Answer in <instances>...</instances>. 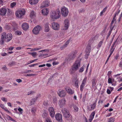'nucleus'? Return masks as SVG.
<instances>
[{"label":"nucleus","mask_w":122,"mask_h":122,"mask_svg":"<svg viewBox=\"0 0 122 122\" xmlns=\"http://www.w3.org/2000/svg\"><path fill=\"white\" fill-rule=\"evenodd\" d=\"M65 90L66 91L67 93L70 95H72L74 93V91L70 88H68V89L66 88Z\"/></svg>","instance_id":"obj_25"},{"label":"nucleus","mask_w":122,"mask_h":122,"mask_svg":"<svg viewBox=\"0 0 122 122\" xmlns=\"http://www.w3.org/2000/svg\"><path fill=\"white\" fill-rule=\"evenodd\" d=\"M79 82V80L78 79H76L75 80L74 83L75 86L76 87L78 88L79 87L78 84Z\"/></svg>","instance_id":"obj_28"},{"label":"nucleus","mask_w":122,"mask_h":122,"mask_svg":"<svg viewBox=\"0 0 122 122\" xmlns=\"http://www.w3.org/2000/svg\"><path fill=\"white\" fill-rule=\"evenodd\" d=\"M87 79V77H85V78H84L83 80V81H82V83L85 84L86 83V82Z\"/></svg>","instance_id":"obj_41"},{"label":"nucleus","mask_w":122,"mask_h":122,"mask_svg":"<svg viewBox=\"0 0 122 122\" xmlns=\"http://www.w3.org/2000/svg\"><path fill=\"white\" fill-rule=\"evenodd\" d=\"M31 71V70H26L25 72V73H29Z\"/></svg>","instance_id":"obj_62"},{"label":"nucleus","mask_w":122,"mask_h":122,"mask_svg":"<svg viewBox=\"0 0 122 122\" xmlns=\"http://www.w3.org/2000/svg\"><path fill=\"white\" fill-rule=\"evenodd\" d=\"M55 118L56 120L58 122H62V116L61 115L60 113H57L55 116Z\"/></svg>","instance_id":"obj_14"},{"label":"nucleus","mask_w":122,"mask_h":122,"mask_svg":"<svg viewBox=\"0 0 122 122\" xmlns=\"http://www.w3.org/2000/svg\"><path fill=\"white\" fill-rule=\"evenodd\" d=\"M96 79L95 78H93L92 79L91 81L92 82V87L94 86L97 83Z\"/></svg>","instance_id":"obj_27"},{"label":"nucleus","mask_w":122,"mask_h":122,"mask_svg":"<svg viewBox=\"0 0 122 122\" xmlns=\"http://www.w3.org/2000/svg\"><path fill=\"white\" fill-rule=\"evenodd\" d=\"M16 2H13L11 4L10 6L11 8H13L16 5Z\"/></svg>","instance_id":"obj_39"},{"label":"nucleus","mask_w":122,"mask_h":122,"mask_svg":"<svg viewBox=\"0 0 122 122\" xmlns=\"http://www.w3.org/2000/svg\"><path fill=\"white\" fill-rule=\"evenodd\" d=\"M23 48L22 47H17L16 48V49L17 50H19L21 49H23Z\"/></svg>","instance_id":"obj_64"},{"label":"nucleus","mask_w":122,"mask_h":122,"mask_svg":"<svg viewBox=\"0 0 122 122\" xmlns=\"http://www.w3.org/2000/svg\"><path fill=\"white\" fill-rule=\"evenodd\" d=\"M61 12L62 15L64 17L67 16L69 11L68 9L65 6H63L61 8Z\"/></svg>","instance_id":"obj_6"},{"label":"nucleus","mask_w":122,"mask_h":122,"mask_svg":"<svg viewBox=\"0 0 122 122\" xmlns=\"http://www.w3.org/2000/svg\"><path fill=\"white\" fill-rule=\"evenodd\" d=\"M95 114V112H93L91 113L90 116L89 118V120L90 122H91L92 121L94 118Z\"/></svg>","instance_id":"obj_24"},{"label":"nucleus","mask_w":122,"mask_h":122,"mask_svg":"<svg viewBox=\"0 0 122 122\" xmlns=\"http://www.w3.org/2000/svg\"><path fill=\"white\" fill-rule=\"evenodd\" d=\"M50 5V2L48 0L44 1L41 4L40 7L43 8L48 6Z\"/></svg>","instance_id":"obj_11"},{"label":"nucleus","mask_w":122,"mask_h":122,"mask_svg":"<svg viewBox=\"0 0 122 122\" xmlns=\"http://www.w3.org/2000/svg\"><path fill=\"white\" fill-rule=\"evenodd\" d=\"M48 111L50 116L52 118L53 117L55 114L54 108L53 107H49L48 109Z\"/></svg>","instance_id":"obj_12"},{"label":"nucleus","mask_w":122,"mask_h":122,"mask_svg":"<svg viewBox=\"0 0 122 122\" xmlns=\"http://www.w3.org/2000/svg\"><path fill=\"white\" fill-rule=\"evenodd\" d=\"M7 10L5 8H2L0 9V15L4 16L6 14Z\"/></svg>","instance_id":"obj_17"},{"label":"nucleus","mask_w":122,"mask_h":122,"mask_svg":"<svg viewBox=\"0 0 122 122\" xmlns=\"http://www.w3.org/2000/svg\"><path fill=\"white\" fill-rule=\"evenodd\" d=\"M41 49L42 48L41 47H40L38 48H36L34 49V51H36Z\"/></svg>","instance_id":"obj_57"},{"label":"nucleus","mask_w":122,"mask_h":122,"mask_svg":"<svg viewBox=\"0 0 122 122\" xmlns=\"http://www.w3.org/2000/svg\"><path fill=\"white\" fill-rule=\"evenodd\" d=\"M86 94H85L84 96L82 99V101L83 102H84L85 101L86 98Z\"/></svg>","instance_id":"obj_48"},{"label":"nucleus","mask_w":122,"mask_h":122,"mask_svg":"<svg viewBox=\"0 0 122 122\" xmlns=\"http://www.w3.org/2000/svg\"><path fill=\"white\" fill-rule=\"evenodd\" d=\"M70 25V21L68 19L66 18L65 20L64 21V28L63 30H66L69 28Z\"/></svg>","instance_id":"obj_8"},{"label":"nucleus","mask_w":122,"mask_h":122,"mask_svg":"<svg viewBox=\"0 0 122 122\" xmlns=\"http://www.w3.org/2000/svg\"><path fill=\"white\" fill-rule=\"evenodd\" d=\"M2 108L5 111L8 112L9 113L10 112L9 110L6 108V107H2Z\"/></svg>","instance_id":"obj_45"},{"label":"nucleus","mask_w":122,"mask_h":122,"mask_svg":"<svg viewBox=\"0 0 122 122\" xmlns=\"http://www.w3.org/2000/svg\"><path fill=\"white\" fill-rule=\"evenodd\" d=\"M38 65V64L37 63H36V64H32L31 65H29V66L30 67H34V66H35V65Z\"/></svg>","instance_id":"obj_58"},{"label":"nucleus","mask_w":122,"mask_h":122,"mask_svg":"<svg viewBox=\"0 0 122 122\" xmlns=\"http://www.w3.org/2000/svg\"><path fill=\"white\" fill-rule=\"evenodd\" d=\"M12 38V36L11 33H7L4 32L1 34L0 44H2L4 43V41L8 42L11 40Z\"/></svg>","instance_id":"obj_1"},{"label":"nucleus","mask_w":122,"mask_h":122,"mask_svg":"<svg viewBox=\"0 0 122 122\" xmlns=\"http://www.w3.org/2000/svg\"><path fill=\"white\" fill-rule=\"evenodd\" d=\"M53 102L54 103H56L57 102V99L56 97H54L53 98Z\"/></svg>","instance_id":"obj_47"},{"label":"nucleus","mask_w":122,"mask_h":122,"mask_svg":"<svg viewBox=\"0 0 122 122\" xmlns=\"http://www.w3.org/2000/svg\"><path fill=\"white\" fill-rule=\"evenodd\" d=\"M61 111L63 114L64 117L66 118H68L71 116L68 110L66 108H64L61 110Z\"/></svg>","instance_id":"obj_5"},{"label":"nucleus","mask_w":122,"mask_h":122,"mask_svg":"<svg viewBox=\"0 0 122 122\" xmlns=\"http://www.w3.org/2000/svg\"><path fill=\"white\" fill-rule=\"evenodd\" d=\"M91 47L90 46L88 45L86 46L85 52L87 56H89V53L91 51Z\"/></svg>","instance_id":"obj_18"},{"label":"nucleus","mask_w":122,"mask_h":122,"mask_svg":"<svg viewBox=\"0 0 122 122\" xmlns=\"http://www.w3.org/2000/svg\"><path fill=\"white\" fill-rule=\"evenodd\" d=\"M16 81L19 83L21 82L22 81V80L20 79H17L16 80Z\"/></svg>","instance_id":"obj_52"},{"label":"nucleus","mask_w":122,"mask_h":122,"mask_svg":"<svg viewBox=\"0 0 122 122\" xmlns=\"http://www.w3.org/2000/svg\"><path fill=\"white\" fill-rule=\"evenodd\" d=\"M42 13L44 15H47L49 13V10L47 8H45L41 10Z\"/></svg>","instance_id":"obj_22"},{"label":"nucleus","mask_w":122,"mask_h":122,"mask_svg":"<svg viewBox=\"0 0 122 122\" xmlns=\"http://www.w3.org/2000/svg\"><path fill=\"white\" fill-rule=\"evenodd\" d=\"M119 54H117L115 56V58L117 60L119 57Z\"/></svg>","instance_id":"obj_49"},{"label":"nucleus","mask_w":122,"mask_h":122,"mask_svg":"<svg viewBox=\"0 0 122 122\" xmlns=\"http://www.w3.org/2000/svg\"><path fill=\"white\" fill-rule=\"evenodd\" d=\"M51 27L53 29L57 30L59 29L60 25L54 22L51 24Z\"/></svg>","instance_id":"obj_10"},{"label":"nucleus","mask_w":122,"mask_h":122,"mask_svg":"<svg viewBox=\"0 0 122 122\" xmlns=\"http://www.w3.org/2000/svg\"><path fill=\"white\" fill-rule=\"evenodd\" d=\"M66 101L65 99H62L60 100L58 102V104L60 106H63L65 104Z\"/></svg>","instance_id":"obj_19"},{"label":"nucleus","mask_w":122,"mask_h":122,"mask_svg":"<svg viewBox=\"0 0 122 122\" xmlns=\"http://www.w3.org/2000/svg\"><path fill=\"white\" fill-rule=\"evenodd\" d=\"M78 107H74V111L75 112H77L78 110Z\"/></svg>","instance_id":"obj_55"},{"label":"nucleus","mask_w":122,"mask_h":122,"mask_svg":"<svg viewBox=\"0 0 122 122\" xmlns=\"http://www.w3.org/2000/svg\"><path fill=\"white\" fill-rule=\"evenodd\" d=\"M120 10L119 9H118V10H117L115 12V14L117 15H118V14L120 12Z\"/></svg>","instance_id":"obj_50"},{"label":"nucleus","mask_w":122,"mask_h":122,"mask_svg":"<svg viewBox=\"0 0 122 122\" xmlns=\"http://www.w3.org/2000/svg\"><path fill=\"white\" fill-rule=\"evenodd\" d=\"M116 20V18H113V19L112 21V22L111 23V25H112L114 23L115 21Z\"/></svg>","instance_id":"obj_46"},{"label":"nucleus","mask_w":122,"mask_h":122,"mask_svg":"<svg viewBox=\"0 0 122 122\" xmlns=\"http://www.w3.org/2000/svg\"><path fill=\"white\" fill-rule=\"evenodd\" d=\"M22 29L25 30H26L29 28V25L27 23H24L22 25Z\"/></svg>","instance_id":"obj_20"},{"label":"nucleus","mask_w":122,"mask_h":122,"mask_svg":"<svg viewBox=\"0 0 122 122\" xmlns=\"http://www.w3.org/2000/svg\"><path fill=\"white\" fill-rule=\"evenodd\" d=\"M40 97V94H39L37 95L36 97V98H35L36 99V100L37 99H38L39 97Z\"/></svg>","instance_id":"obj_61"},{"label":"nucleus","mask_w":122,"mask_h":122,"mask_svg":"<svg viewBox=\"0 0 122 122\" xmlns=\"http://www.w3.org/2000/svg\"><path fill=\"white\" fill-rule=\"evenodd\" d=\"M103 43L102 41H101L99 42L98 45V48H100L101 47Z\"/></svg>","instance_id":"obj_38"},{"label":"nucleus","mask_w":122,"mask_h":122,"mask_svg":"<svg viewBox=\"0 0 122 122\" xmlns=\"http://www.w3.org/2000/svg\"><path fill=\"white\" fill-rule=\"evenodd\" d=\"M22 33V32L21 31L19 30H17L15 32L16 34L19 36L21 35Z\"/></svg>","instance_id":"obj_36"},{"label":"nucleus","mask_w":122,"mask_h":122,"mask_svg":"<svg viewBox=\"0 0 122 122\" xmlns=\"http://www.w3.org/2000/svg\"><path fill=\"white\" fill-rule=\"evenodd\" d=\"M70 41L71 39H69L63 46L60 47L61 50H62L66 47L69 44Z\"/></svg>","instance_id":"obj_15"},{"label":"nucleus","mask_w":122,"mask_h":122,"mask_svg":"<svg viewBox=\"0 0 122 122\" xmlns=\"http://www.w3.org/2000/svg\"><path fill=\"white\" fill-rule=\"evenodd\" d=\"M57 93L58 95L60 97H65L66 94V91L64 90L60 91L59 90L58 92Z\"/></svg>","instance_id":"obj_13"},{"label":"nucleus","mask_w":122,"mask_h":122,"mask_svg":"<svg viewBox=\"0 0 122 122\" xmlns=\"http://www.w3.org/2000/svg\"><path fill=\"white\" fill-rule=\"evenodd\" d=\"M94 109V107H88L87 109L89 111H91Z\"/></svg>","instance_id":"obj_56"},{"label":"nucleus","mask_w":122,"mask_h":122,"mask_svg":"<svg viewBox=\"0 0 122 122\" xmlns=\"http://www.w3.org/2000/svg\"><path fill=\"white\" fill-rule=\"evenodd\" d=\"M111 51H110L111 52H110V54L112 55V53H113V51H114V50L115 48H113V47L112 48V47H111Z\"/></svg>","instance_id":"obj_42"},{"label":"nucleus","mask_w":122,"mask_h":122,"mask_svg":"<svg viewBox=\"0 0 122 122\" xmlns=\"http://www.w3.org/2000/svg\"><path fill=\"white\" fill-rule=\"evenodd\" d=\"M111 55H112V54H110V55H109L108 57L106 62H105V64H106L107 63V61H108V60L109 59V58L111 56Z\"/></svg>","instance_id":"obj_53"},{"label":"nucleus","mask_w":122,"mask_h":122,"mask_svg":"<svg viewBox=\"0 0 122 122\" xmlns=\"http://www.w3.org/2000/svg\"><path fill=\"white\" fill-rule=\"evenodd\" d=\"M36 75L35 74H27L25 76H34Z\"/></svg>","instance_id":"obj_43"},{"label":"nucleus","mask_w":122,"mask_h":122,"mask_svg":"<svg viewBox=\"0 0 122 122\" xmlns=\"http://www.w3.org/2000/svg\"><path fill=\"white\" fill-rule=\"evenodd\" d=\"M37 0H29V2L32 5H34L37 4L38 2Z\"/></svg>","instance_id":"obj_26"},{"label":"nucleus","mask_w":122,"mask_h":122,"mask_svg":"<svg viewBox=\"0 0 122 122\" xmlns=\"http://www.w3.org/2000/svg\"><path fill=\"white\" fill-rule=\"evenodd\" d=\"M28 53L29 54L31 55L33 57H36L37 54L35 52L31 53Z\"/></svg>","instance_id":"obj_31"},{"label":"nucleus","mask_w":122,"mask_h":122,"mask_svg":"<svg viewBox=\"0 0 122 122\" xmlns=\"http://www.w3.org/2000/svg\"><path fill=\"white\" fill-rule=\"evenodd\" d=\"M48 103L47 101H45L43 103V104L45 106H48Z\"/></svg>","instance_id":"obj_44"},{"label":"nucleus","mask_w":122,"mask_h":122,"mask_svg":"<svg viewBox=\"0 0 122 122\" xmlns=\"http://www.w3.org/2000/svg\"><path fill=\"white\" fill-rule=\"evenodd\" d=\"M80 61L79 60H77L71 66L69 71L70 74H74L77 70L80 67Z\"/></svg>","instance_id":"obj_2"},{"label":"nucleus","mask_w":122,"mask_h":122,"mask_svg":"<svg viewBox=\"0 0 122 122\" xmlns=\"http://www.w3.org/2000/svg\"><path fill=\"white\" fill-rule=\"evenodd\" d=\"M85 67V65H83L79 70V72H82L84 71V68Z\"/></svg>","instance_id":"obj_33"},{"label":"nucleus","mask_w":122,"mask_h":122,"mask_svg":"<svg viewBox=\"0 0 122 122\" xmlns=\"http://www.w3.org/2000/svg\"><path fill=\"white\" fill-rule=\"evenodd\" d=\"M41 30V28L40 26L39 25L35 27L32 30L33 33L35 35L38 34L40 30Z\"/></svg>","instance_id":"obj_9"},{"label":"nucleus","mask_w":122,"mask_h":122,"mask_svg":"<svg viewBox=\"0 0 122 122\" xmlns=\"http://www.w3.org/2000/svg\"><path fill=\"white\" fill-rule=\"evenodd\" d=\"M45 122H52L50 117H48L46 119Z\"/></svg>","instance_id":"obj_35"},{"label":"nucleus","mask_w":122,"mask_h":122,"mask_svg":"<svg viewBox=\"0 0 122 122\" xmlns=\"http://www.w3.org/2000/svg\"><path fill=\"white\" fill-rule=\"evenodd\" d=\"M107 7H106L102 11L105 13V12L106 11L107 9Z\"/></svg>","instance_id":"obj_60"},{"label":"nucleus","mask_w":122,"mask_h":122,"mask_svg":"<svg viewBox=\"0 0 122 122\" xmlns=\"http://www.w3.org/2000/svg\"><path fill=\"white\" fill-rule=\"evenodd\" d=\"M60 16V10H58L52 11L50 13V17L52 19H59Z\"/></svg>","instance_id":"obj_3"},{"label":"nucleus","mask_w":122,"mask_h":122,"mask_svg":"<svg viewBox=\"0 0 122 122\" xmlns=\"http://www.w3.org/2000/svg\"><path fill=\"white\" fill-rule=\"evenodd\" d=\"M47 114L46 113V110H44V112L42 114V117L44 118H46L47 117Z\"/></svg>","instance_id":"obj_30"},{"label":"nucleus","mask_w":122,"mask_h":122,"mask_svg":"<svg viewBox=\"0 0 122 122\" xmlns=\"http://www.w3.org/2000/svg\"><path fill=\"white\" fill-rule=\"evenodd\" d=\"M115 120V118L114 117H111L109 118L108 122H114Z\"/></svg>","instance_id":"obj_34"},{"label":"nucleus","mask_w":122,"mask_h":122,"mask_svg":"<svg viewBox=\"0 0 122 122\" xmlns=\"http://www.w3.org/2000/svg\"><path fill=\"white\" fill-rule=\"evenodd\" d=\"M49 25L48 23H47L45 24V32H48L49 31L50 28L49 26Z\"/></svg>","instance_id":"obj_23"},{"label":"nucleus","mask_w":122,"mask_h":122,"mask_svg":"<svg viewBox=\"0 0 122 122\" xmlns=\"http://www.w3.org/2000/svg\"><path fill=\"white\" fill-rule=\"evenodd\" d=\"M25 13V10L24 9H22L20 10H18L15 13V14L17 17L19 18H21L24 15Z\"/></svg>","instance_id":"obj_4"},{"label":"nucleus","mask_w":122,"mask_h":122,"mask_svg":"<svg viewBox=\"0 0 122 122\" xmlns=\"http://www.w3.org/2000/svg\"><path fill=\"white\" fill-rule=\"evenodd\" d=\"M107 92L108 94H110L111 93L110 90L109 89H107Z\"/></svg>","instance_id":"obj_63"},{"label":"nucleus","mask_w":122,"mask_h":122,"mask_svg":"<svg viewBox=\"0 0 122 122\" xmlns=\"http://www.w3.org/2000/svg\"><path fill=\"white\" fill-rule=\"evenodd\" d=\"M108 82L109 84H112V86H114L116 85V82L115 81L114 79H112L111 78L109 77Z\"/></svg>","instance_id":"obj_16"},{"label":"nucleus","mask_w":122,"mask_h":122,"mask_svg":"<svg viewBox=\"0 0 122 122\" xmlns=\"http://www.w3.org/2000/svg\"><path fill=\"white\" fill-rule=\"evenodd\" d=\"M1 100L3 101L4 102L7 101V99L4 97H2L1 98Z\"/></svg>","instance_id":"obj_51"},{"label":"nucleus","mask_w":122,"mask_h":122,"mask_svg":"<svg viewBox=\"0 0 122 122\" xmlns=\"http://www.w3.org/2000/svg\"><path fill=\"white\" fill-rule=\"evenodd\" d=\"M36 111V109L35 107H33L31 109V112L32 113H34Z\"/></svg>","instance_id":"obj_37"},{"label":"nucleus","mask_w":122,"mask_h":122,"mask_svg":"<svg viewBox=\"0 0 122 122\" xmlns=\"http://www.w3.org/2000/svg\"><path fill=\"white\" fill-rule=\"evenodd\" d=\"M18 110L19 112H20L21 114H22V113L23 110L21 108H19L18 109Z\"/></svg>","instance_id":"obj_54"},{"label":"nucleus","mask_w":122,"mask_h":122,"mask_svg":"<svg viewBox=\"0 0 122 122\" xmlns=\"http://www.w3.org/2000/svg\"><path fill=\"white\" fill-rule=\"evenodd\" d=\"M77 53L76 51H74L72 52L71 54L69 55L67 60L68 61H70L73 60L75 58L76 54Z\"/></svg>","instance_id":"obj_7"},{"label":"nucleus","mask_w":122,"mask_h":122,"mask_svg":"<svg viewBox=\"0 0 122 122\" xmlns=\"http://www.w3.org/2000/svg\"><path fill=\"white\" fill-rule=\"evenodd\" d=\"M6 117L7 119L8 120L13 121H14V120L9 115H7Z\"/></svg>","instance_id":"obj_40"},{"label":"nucleus","mask_w":122,"mask_h":122,"mask_svg":"<svg viewBox=\"0 0 122 122\" xmlns=\"http://www.w3.org/2000/svg\"><path fill=\"white\" fill-rule=\"evenodd\" d=\"M85 84L82 83L80 86V90L81 92H82L83 90L84 87L85 86Z\"/></svg>","instance_id":"obj_32"},{"label":"nucleus","mask_w":122,"mask_h":122,"mask_svg":"<svg viewBox=\"0 0 122 122\" xmlns=\"http://www.w3.org/2000/svg\"><path fill=\"white\" fill-rule=\"evenodd\" d=\"M13 47H9L7 48V50H9L11 51L13 49Z\"/></svg>","instance_id":"obj_59"},{"label":"nucleus","mask_w":122,"mask_h":122,"mask_svg":"<svg viewBox=\"0 0 122 122\" xmlns=\"http://www.w3.org/2000/svg\"><path fill=\"white\" fill-rule=\"evenodd\" d=\"M36 15L35 12L33 10H32L30 13V16L31 18L33 19L36 17Z\"/></svg>","instance_id":"obj_21"},{"label":"nucleus","mask_w":122,"mask_h":122,"mask_svg":"<svg viewBox=\"0 0 122 122\" xmlns=\"http://www.w3.org/2000/svg\"><path fill=\"white\" fill-rule=\"evenodd\" d=\"M36 101V99L35 98H33L30 101V105H31L34 104Z\"/></svg>","instance_id":"obj_29"}]
</instances>
